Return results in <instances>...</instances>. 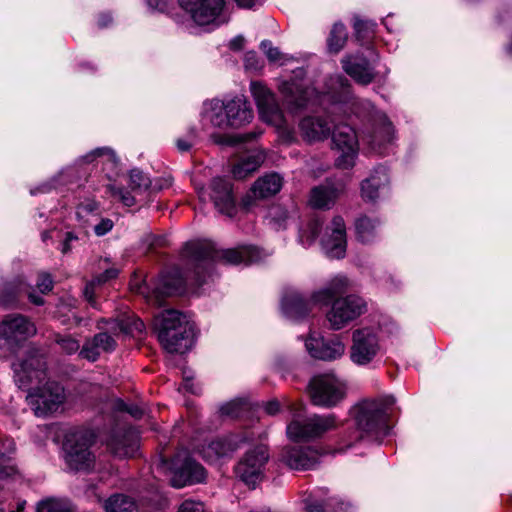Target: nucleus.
Instances as JSON below:
<instances>
[{"instance_id": "nucleus-54", "label": "nucleus", "mask_w": 512, "mask_h": 512, "mask_svg": "<svg viewBox=\"0 0 512 512\" xmlns=\"http://www.w3.org/2000/svg\"><path fill=\"white\" fill-rule=\"evenodd\" d=\"M37 287L41 291V293H47L53 288V281L48 274L39 275L37 281Z\"/></svg>"}, {"instance_id": "nucleus-9", "label": "nucleus", "mask_w": 512, "mask_h": 512, "mask_svg": "<svg viewBox=\"0 0 512 512\" xmlns=\"http://www.w3.org/2000/svg\"><path fill=\"white\" fill-rule=\"evenodd\" d=\"M308 388L311 401L316 406L330 408L345 397L344 384L332 373L314 376Z\"/></svg>"}, {"instance_id": "nucleus-10", "label": "nucleus", "mask_w": 512, "mask_h": 512, "mask_svg": "<svg viewBox=\"0 0 512 512\" xmlns=\"http://www.w3.org/2000/svg\"><path fill=\"white\" fill-rule=\"evenodd\" d=\"M337 427L335 414H314L303 420H294L287 426L288 437L296 442L319 438Z\"/></svg>"}, {"instance_id": "nucleus-44", "label": "nucleus", "mask_w": 512, "mask_h": 512, "mask_svg": "<svg viewBox=\"0 0 512 512\" xmlns=\"http://www.w3.org/2000/svg\"><path fill=\"white\" fill-rule=\"evenodd\" d=\"M257 169L244 157L233 166L232 173L236 179H244Z\"/></svg>"}, {"instance_id": "nucleus-24", "label": "nucleus", "mask_w": 512, "mask_h": 512, "mask_svg": "<svg viewBox=\"0 0 512 512\" xmlns=\"http://www.w3.org/2000/svg\"><path fill=\"white\" fill-rule=\"evenodd\" d=\"M344 71L357 83L367 85L375 78V72L365 57L349 55L342 59Z\"/></svg>"}, {"instance_id": "nucleus-18", "label": "nucleus", "mask_w": 512, "mask_h": 512, "mask_svg": "<svg viewBox=\"0 0 512 512\" xmlns=\"http://www.w3.org/2000/svg\"><path fill=\"white\" fill-rule=\"evenodd\" d=\"M319 458V452L310 446H286L280 454V461L293 470L313 469L319 463Z\"/></svg>"}, {"instance_id": "nucleus-55", "label": "nucleus", "mask_w": 512, "mask_h": 512, "mask_svg": "<svg viewBox=\"0 0 512 512\" xmlns=\"http://www.w3.org/2000/svg\"><path fill=\"white\" fill-rule=\"evenodd\" d=\"M118 275V270L116 268H110V269H107L105 270L103 273H101L100 275H98L94 281L97 283V284H102V283H105L107 282L108 280L110 279H113V278H116Z\"/></svg>"}, {"instance_id": "nucleus-17", "label": "nucleus", "mask_w": 512, "mask_h": 512, "mask_svg": "<svg viewBox=\"0 0 512 512\" xmlns=\"http://www.w3.org/2000/svg\"><path fill=\"white\" fill-rule=\"evenodd\" d=\"M333 124L327 117L309 115L299 121L298 129L303 141L314 144L323 142L331 136Z\"/></svg>"}, {"instance_id": "nucleus-6", "label": "nucleus", "mask_w": 512, "mask_h": 512, "mask_svg": "<svg viewBox=\"0 0 512 512\" xmlns=\"http://www.w3.org/2000/svg\"><path fill=\"white\" fill-rule=\"evenodd\" d=\"M205 113L211 124L218 128H238L253 118L252 110L241 97L233 98L226 103L212 100L206 104Z\"/></svg>"}, {"instance_id": "nucleus-23", "label": "nucleus", "mask_w": 512, "mask_h": 512, "mask_svg": "<svg viewBox=\"0 0 512 512\" xmlns=\"http://www.w3.org/2000/svg\"><path fill=\"white\" fill-rule=\"evenodd\" d=\"M282 184V177L275 172L260 177L243 199V205L248 208L252 205L253 199H265L276 195L281 190Z\"/></svg>"}, {"instance_id": "nucleus-50", "label": "nucleus", "mask_w": 512, "mask_h": 512, "mask_svg": "<svg viewBox=\"0 0 512 512\" xmlns=\"http://www.w3.org/2000/svg\"><path fill=\"white\" fill-rule=\"evenodd\" d=\"M196 138V130L191 129L187 138H179L176 141V146L180 152H188L194 145Z\"/></svg>"}, {"instance_id": "nucleus-59", "label": "nucleus", "mask_w": 512, "mask_h": 512, "mask_svg": "<svg viewBox=\"0 0 512 512\" xmlns=\"http://www.w3.org/2000/svg\"><path fill=\"white\" fill-rule=\"evenodd\" d=\"M331 80L335 83V85H338L343 90V92H348L349 82L344 76L336 75L335 77H332Z\"/></svg>"}, {"instance_id": "nucleus-7", "label": "nucleus", "mask_w": 512, "mask_h": 512, "mask_svg": "<svg viewBox=\"0 0 512 512\" xmlns=\"http://www.w3.org/2000/svg\"><path fill=\"white\" fill-rule=\"evenodd\" d=\"M94 438L88 430H74L66 435L65 461L71 470L89 472L94 469L96 457L90 449Z\"/></svg>"}, {"instance_id": "nucleus-40", "label": "nucleus", "mask_w": 512, "mask_h": 512, "mask_svg": "<svg viewBox=\"0 0 512 512\" xmlns=\"http://www.w3.org/2000/svg\"><path fill=\"white\" fill-rule=\"evenodd\" d=\"M37 512H72L68 503L59 499H46L37 506Z\"/></svg>"}, {"instance_id": "nucleus-52", "label": "nucleus", "mask_w": 512, "mask_h": 512, "mask_svg": "<svg viewBox=\"0 0 512 512\" xmlns=\"http://www.w3.org/2000/svg\"><path fill=\"white\" fill-rule=\"evenodd\" d=\"M114 223L109 218L101 219V221L94 226V232L97 236H104L112 230Z\"/></svg>"}, {"instance_id": "nucleus-49", "label": "nucleus", "mask_w": 512, "mask_h": 512, "mask_svg": "<svg viewBox=\"0 0 512 512\" xmlns=\"http://www.w3.org/2000/svg\"><path fill=\"white\" fill-rule=\"evenodd\" d=\"M260 47L271 62H277L283 58L279 48L274 47L272 42L269 40H263L260 44Z\"/></svg>"}, {"instance_id": "nucleus-11", "label": "nucleus", "mask_w": 512, "mask_h": 512, "mask_svg": "<svg viewBox=\"0 0 512 512\" xmlns=\"http://www.w3.org/2000/svg\"><path fill=\"white\" fill-rule=\"evenodd\" d=\"M36 333V328L25 316L8 315L0 323V346L16 353L17 348Z\"/></svg>"}, {"instance_id": "nucleus-2", "label": "nucleus", "mask_w": 512, "mask_h": 512, "mask_svg": "<svg viewBox=\"0 0 512 512\" xmlns=\"http://www.w3.org/2000/svg\"><path fill=\"white\" fill-rule=\"evenodd\" d=\"M14 380L20 389L29 391L26 400L35 415L45 416L56 411L65 400L63 387L55 381H47L43 387L32 391L34 383L46 378V363L42 356L29 354L27 358L12 363Z\"/></svg>"}, {"instance_id": "nucleus-15", "label": "nucleus", "mask_w": 512, "mask_h": 512, "mask_svg": "<svg viewBox=\"0 0 512 512\" xmlns=\"http://www.w3.org/2000/svg\"><path fill=\"white\" fill-rule=\"evenodd\" d=\"M351 347V360L358 365H365L372 361L379 351L377 335L370 328L357 329L353 332Z\"/></svg>"}, {"instance_id": "nucleus-26", "label": "nucleus", "mask_w": 512, "mask_h": 512, "mask_svg": "<svg viewBox=\"0 0 512 512\" xmlns=\"http://www.w3.org/2000/svg\"><path fill=\"white\" fill-rule=\"evenodd\" d=\"M102 323L107 325V330L114 335L120 333L124 335L136 336L142 334L145 330L143 321L133 313H124L116 319H102Z\"/></svg>"}, {"instance_id": "nucleus-13", "label": "nucleus", "mask_w": 512, "mask_h": 512, "mask_svg": "<svg viewBox=\"0 0 512 512\" xmlns=\"http://www.w3.org/2000/svg\"><path fill=\"white\" fill-rule=\"evenodd\" d=\"M332 141L339 152L335 164L341 169H349L355 165L359 151V143L355 130L346 124H333Z\"/></svg>"}, {"instance_id": "nucleus-38", "label": "nucleus", "mask_w": 512, "mask_h": 512, "mask_svg": "<svg viewBox=\"0 0 512 512\" xmlns=\"http://www.w3.org/2000/svg\"><path fill=\"white\" fill-rule=\"evenodd\" d=\"M288 220V211L280 206L273 205L269 208L267 214V221L275 230L284 229Z\"/></svg>"}, {"instance_id": "nucleus-60", "label": "nucleus", "mask_w": 512, "mask_h": 512, "mask_svg": "<svg viewBox=\"0 0 512 512\" xmlns=\"http://www.w3.org/2000/svg\"><path fill=\"white\" fill-rule=\"evenodd\" d=\"M245 43V39L243 36H236L230 41V48L234 51H239L243 49Z\"/></svg>"}, {"instance_id": "nucleus-28", "label": "nucleus", "mask_w": 512, "mask_h": 512, "mask_svg": "<svg viewBox=\"0 0 512 512\" xmlns=\"http://www.w3.org/2000/svg\"><path fill=\"white\" fill-rule=\"evenodd\" d=\"M108 448L116 457H132L138 449L136 436L131 431H115L108 442Z\"/></svg>"}, {"instance_id": "nucleus-22", "label": "nucleus", "mask_w": 512, "mask_h": 512, "mask_svg": "<svg viewBox=\"0 0 512 512\" xmlns=\"http://www.w3.org/2000/svg\"><path fill=\"white\" fill-rule=\"evenodd\" d=\"M305 346L309 354L320 360H335L340 358L345 352V345L338 337L325 341L323 338L309 337L305 341Z\"/></svg>"}, {"instance_id": "nucleus-25", "label": "nucleus", "mask_w": 512, "mask_h": 512, "mask_svg": "<svg viewBox=\"0 0 512 512\" xmlns=\"http://www.w3.org/2000/svg\"><path fill=\"white\" fill-rule=\"evenodd\" d=\"M312 303H315L312 298L306 300L297 290L289 288L284 292L281 306L287 317L300 319L309 314Z\"/></svg>"}, {"instance_id": "nucleus-36", "label": "nucleus", "mask_w": 512, "mask_h": 512, "mask_svg": "<svg viewBox=\"0 0 512 512\" xmlns=\"http://www.w3.org/2000/svg\"><path fill=\"white\" fill-rule=\"evenodd\" d=\"M15 450V444L11 439H5L0 447V481L5 480L16 473L11 464L10 454Z\"/></svg>"}, {"instance_id": "nucleus-45", "label": "nucleus", "mask_w": 512, "mask_h": 512, "mask_svg": "<svg viewBox=\"0 0 512 512\" xmlns=\"http://www.w3.org/2000/svg\"><path fill=\"white\" fill-rule=\"evenodd\" d=\"M107 190L111 193L112 196L117 197L127 207H131L135 204V198L124 188L109 184L107 186Z\"/></svg>"}, {"instance_id": "nucleus-3", "label": "nucleus", "mask_w": 512, "mask_h": 512, "mask_svg": "<svg viewBox=\"0 0 512 512\" xmlns=\"http://www.w3.org/2000/svg\"><path fill=\"white\" fill-rule=\"evenodd\" d=\"M347 288L348 279L344 276H336L325 287L312 294L315 304L323 306L331 304L330 310L326 313V319L333 330L344 328L367 310L365 300L358 295L338 297Z\"/></svg>"}, {"instance_id": "nucleus-64", "label": "nucleus", "mask_w": 512, "mask_h": 512, "mask_svg": "<svg viewBox=\"0 0 512 512\" xmlns=\"http://www.w3.org/2000/svg\"><path fill=\"white\" fill-rule=\"evenodd\" d=\"M183 389L188 392H191L193 394L197 393L196 389L194 388V384L192 383L191 379H189V378H186L184 380Z\"/></svg>"}, {"instance_id": "nucleus-21", "label": "nucleus", "mask_w": 512, "mask_h": 512, "mask_svg": "<svg viewBox=\"0 0 512 512\" xmlns=\"http://www.w3.org/2000/svg\"><path fill=\"white\" fill-rule=\"evenodd\" d=\"M331 231L328 236L322 239V247L330 258L340 259L346 253V227L342 217L336 216L331 222Z\"/></svg>"}, {"instance_id": "nucleus-57", "label": "nucleus", "mask_w": 512, "mask_h": 512, "mask_svg": "<svg viewBox=\"0 0 512 512\" xmlns=\"http://www.w3.org/2000/svg\"><path fill=\"white\" fill-rule=\"evenodd\" d=\"M265 412L268 415H275L280 411V403L278 400H271L265 404Z\"/></svg>"}, {"instance_id": "nucleus-16", "label": "nucleus", "mask_w": 512, "mask_h": 512, "mask_svg": "<svg viewBox=\"0 0 512 512\" xmlns=\"http://www.w3.org/2000/svg\"><path fill=\"white\" fill-rule=\"evenodd\" d=\"M224 0H193L190 7H182L198 25H216L225 23L228 19L221 15Z\"/></svg>"}, {"instance_id": "nucleus-62", "label": "nucleus", "mask_w": 512, "mask_h": 512, "mask_svg": "<svg viewBox=\"0 0 512 512\" xmlns=\"http://www.w3.org/2000/svg\"><path fill=\"white\" fill-rule=\"evenodd\" d=\"M246 66L249 68L257 69L258 63L256 60V54L254 52H248L245 56Z\"/></svg>"}, {"instance_id": "nucleus-20", "label": "nucleus", "mask_w": 512, "mask_h": 512, "mask_svg": "<svg viewBox=\"0 0 512 512\" xmlns=\"http://www.w3.org/2000/svg\"><path fill=\"white\" fill-rule=\"evenodd\" d=\"M246 440V437L241 435L217 438L202 448V457L207 462L211 463L217 462L222 458L230 457Z\"/></svg>"}, {"instance_id": "nucleus-34", "label": "nucleus", "mask_w": 512, "mask_h": 512, "mask_svg": "<svg viewBox=\"0 0 512 512\" xmlns=\"http://www.w3.org/2000/svg\"><path fill=\"white\" fill-rule=\"evenodd\" d=\"M106 512H138L136 502L129 496L114 494L104 502Z\"/></svg>"}, {"instance_id": "nucleus-29", "label": "nucleus", "mask_w": 512, "mask_h": 512, "mask_svg": "<svg viewBox=\"0 0 512 512\" xmlns=\"http://www.w3.org/2000/svg\"><path fill=\"white\" fill-rule=\"evenodd\" d=\"M389 183V176L385 168L378 167L361 183V195L365 201L374 202L379 197L380 190Z\"/></svg>"}, {"instance_id": "nucleus-43", "label": "nucleus", "mask_w": 512, "mask_h": 512, "mask_svg": "<svg viewBox=\"0 0 512 512\" xmlns=\"http://www.w3.org/2000/svg\"><path fill=\"white\" fill-rule=\"evenodd\" d=\"M353 27L355 30V37L359 41L367 39L373 31L374 23L362 20L358 17L354 18Z\"/></svg>"}, {"instance_id": "nucleus-19", "label": "nucleus", "mask_w": 512, "mask_h": 512, "mask_svg": "<svg viewBox=\"0 0 512 512\" xmlns=\"http://www.w3.org/2000/svg\"><path fill=\"white\" fill-rule=\"evenodd\" d=\"M208 196L219 213L228 217L235 215V197L229 181L221 177L214 178L210 183Z\"/></svg>"}, {"instance_id": "nucleus-37", "label": "nucleus", "mask_w": 512, "mask_h": 512, "mask_svg": "<svg viewBox=\"0 0 512 512\" xmlns=\"http://www.w3.org/2000/svg\"><path fill=\"white\" fill-rule=\"evenodd\" d=\"M323 227V221L319 218H311L299 231V242L304 246L314 243Z\"/></svg>"}, {"instance_id": "nucleus-31", "label": "nucleus", "mask_w": 512, "mask_h": 512, "mask_svg": "<svg viewBox=\"0 0 512 512\" xmlns=\"http://www.w3.org/2000/svg\"><path fill=\"white\" fill-rule=\"evenodd\" d=\"M349 506L348 503L336 497H329L324 501H320L312 496L305 499L307 512H346Z\"/></svg>"}, {"instance_id": "nucleus-46", "label": "nucleus", "mask_w": 512, "mask_h": 512, "mask_svg": "<svg viewBox=\"0 0 512 512\" xmlns=\"http://www.w3.org/2000/svg\"><path fill=\"white\" fill-rule=\"evenodd\" d=\"M245 403L242 400L236 399L232 400L221 406L220 412L222 415L236 418L240 415L243 410V406Z\"/></svg>"}, {"instance_id": "nucleus-39", "label": "nucleus", "mask_w": 512, "mask_h": 512, "mask_svg": "<svg viewBox=\"0 0 512 512\" xmlns=\"http://www.w3.org/2000/svg\"><path fill=\"white\" fill-rule=\"evenodd\" d=\"M150 178L139 169H132L129 172V187L132 191L141 193L150 188Z\"/></svg>"}, {"instance_id": "nucleus-32", "label": "nucleus", "mask_w": 512, "mask_h": 512, "mask_svg": "<svg viewBox=\"0 0 512 512\" xmlns=\"http://www.w3.org/2000/svg\"><path fill=\"white\" fill-rule=\"evenodd\" d=\"M393 140V127L387 122L376 128L368 137V144L378 154H385L386 147Z\"/></svg>"}, {"instance_id": "nucleus-41", "label": "nucleus", "mask_w": 512, "mask_h": 512, "mask_svg": "<svg viewBox=\"0 0 512 512\" xmlns=\"http://www.w3.org/2000/svg\"><path fill=\"white\" fill-rule=\"evenodd\" d=\"M92 341L99 351L112 352L116 349L117 343L108 332H100L93 336Z\"/></svg>"}, {"instance_id": "nucleus-4", "label": "nucleus", "mask_w": 512, "mask_h": 512, "mask_svg": "<svg viewBox=\"0 0 512 512\" xmlns=\"http://www.w3.org/2000/svg\"><path fill=\"white\" fill-rule=\"evenodd\" d=\"M154 331L162 347L169 353H183L192 345L193 325L177 310H165L155 316Z\"/></svg>"}, {"instance_id": "nucleus-48", "label": "nucleus", "mask_w": 512, "mask_h": 512, "mask_svg": "<svg viewBox=\"0 0 512 512\" xmlns=\"http://www.w3.org/2000/svg\"><path fill=\"white\" fill-rule=\"evenodd\" d=\"M79 356L88 361L95 362L100 356V351L97 346L94 345L92 339H90L82 346V349L79 351Z\"/></svg>"}, {"instance_id": "nucleus-1", "label": "nucleus", "mask_w": 512, "mask_h": 512, "mask_svg": "<svg viewBox=\"0 0 512 512\" xmlns=\"http://www.w3.org/2000/svg\"><path fill=\"white\" fill-rule=\"evenodd\" d=\"M187 273L185 277L179 269L162 274L153 290L155 303L161 305L165 296L182 293L187 284L201 286L210 276L213 263L252 264L262 258V252L255 246L244 245L233 249L216 250L210 242H187L183 249Z\"/></svg>"}, {"instance_id": "nucleus-27", "label": "nucleus", "mask_w": 512, "mask_h": 512, "mask_svg": "<svg viewBox=\"0 0 512 512\" xmlns=\"http://www.w3.org/2000/svg\"><path fill=\"white\" fill-rule=\"evenodd\" d=\"M279 91L284 97L288 108L296 112L308 105L310 91L303 89L296 81H283L279 85Z\"/></svg>"}, {"instance_id": "nucleus-14", "label": "nucleus", "mask_w": 512, "mask_h": 512, "mask_svg": "<svg viewBox=\"0 0 512 512\" xmlns=\"http://www.w3.org/2000/svg\"><path fill=\"white\" fill-rule=\"evenodd\" d=\"M250 90L261 118L271 125L282 127L285 122L284 116L270 89L260 82H252Z\"/></svg>"}, {"instance_id": "nucleus-5", "label": "nucleus", "mask_w": 512, "mask_h": 512, "mask_svg": "<svg viewBox=\"0 0 512 512\" xmlns=\"http://www.w3.org/2000/svg\"><path fill=\"white\" fill-rule=\"evenodd\" d=\"M395 399L386 397L379 400H364L354 408V417L359 430L376 437L388 433L387 418Z\"/></svg>"}, {"instance_id": "nucleus-47", "label": "nucleus", "mask_w": 512, "mask_h": 512, "mask_svg": "<svg viewBox=\"0 0 512 512\" xmlns=\"http://www.w3.org/2000/svg\"><path fill=\"white\" fill-rule=\"evenodd\" d=\"M56 343L67 354L75 353L80 349L79 341L71 336H58Z\"/></svg>"}, {"instance_id": "nucleus-35", "label": "nucleus", "mask_w": 512, "mask_h": 512, "mask_svg": "<svg viewBox=\"0 0 512 512\" xmlns=\"http://www.w3.org/2000/svg\"><path fill=\"white\" fill-rule=\"evenodd\" d=\"M347 39L348 33L345 25L341 22L334 23L327 38V49L329 53H339L346 45Z\"/></svg>"}, {"instance_id": "nucleus-58", "label": "nucleus", "mask_w": 512, "mask_h": 512, "mask_svg": "<svg viewBox=\"0 0 512 512\" xmlns=\"http://www.w3.org/2000/svg\"><path fill=\"white\" fill-rule=\"evenodd\" d=\"M120 409L127 411L134 418H140L143 415L142 409L138 406H127L126 404L121 403Z\"/></svg>"}, {"instance_id": "nucleus-8", "label": "nucleus", "mask_w": 512, "mask_h": 512, "mask_svg": "<svg viewBox=\"0 0 512 512\" xmlns=\"http://www.w3.org/2000/svg\"><path fill=\"white\" fill-rule=\"evenodd\" d=\"M158 469L170 470L173 472L172 485L180 488L187 484L200 483L205 479L204 467L192 459L188 452L182 450L171 460L161 458L156 464Z\"/></svg>"}, {"instance_id": "nucleus-30", "label": "nucleus", "mask_w": 512, "mask_h": 512, "mask_svg": "<svg viewBox=\"0 0 512 512\" xmlns=\"http://www.w3.org/2000/svg\"><path fill=\"white\" fill-rule=\"evenodd\" d=\"M337 197V190L333 186L319 185L311 189L308 202L315 209H330Z\"/></svg>"}, {"instance_id": "nucleus-42", "label": "nucleus", "mask_w": 512, "mask_h": 512, "mask_svg": "<svg viewBox=\"0 0 512 512\" xmlns=\"http://www.w3.org/2000/svg\"><path fill=\"white\" fill-rule=\"evenodd\" d=\"M104 156L107 157L108 160L114 164H116L118 162V158H117L115 152L108 147L96 148V149L90 151L89 153H87L86 155H84L82 159L85 163H91L96 158L104 157Z\"/></svg>"}, {"instance_id": "nucleus-56", "label": "nucleus", "mask_w": 512, "mask_h": 512, "mask_svg": "<svg viewBox=\"0 0 512 512\" xmlns=\"http://www.w3.org/2000/svg\"><path fill=\"white\" fill-rule=\"evenodd\" d=\"M97 283L93 280L89 284H87L84 288V297L91 304V306L96 307V301L94 299V287Z\"/></svg>"}, {"instance_id": "nucleus-63", "label": "nucleus", "mask_w": 512, "mask_h": 512, "mask_svg": "<svg viewBox=\"0 0 512 512\" xmlns=\"http://www.w3.org/2000/svg\"><path fill=\"white\" fill-rule=\"evenodd\" d=\"M112 21V18L109 14H102L100 17H99V20H98V25L100 27H106L108 26V24Z\"/></svg>"}, {"instance_id": "nucleus-33", "label": "nucleus", "mask_w": 512, "mask_h": 512, "mask_svg": "<svg viewBox=\"0 0 512 512\" xmlns=\"http://www.w3.org/2000/svg\"><path fill=\"white\" fill-rule=\"evenodd\" d=\"M379 221L376 218H371L362 215L355 221V231L357 239L362 243L372 242L377 235V228Z\"/></svg>"}, {"instance_id": "nucleus-61", "label": "nucleus", "mask_w": 512, "mask_h": 512, "mask_svg": "<svg viewBox=\"0 0 512 512\" xmlns=\"http://www.w3.org/2000/svg\"><path fill=\"white\" fill-rule=\"evenodd\" d=\"M261 133H262L261 131L243 133L238 136V141L239 142H250V141L254 140L255 138H257L259 135H261Z\"/></svg>"}, {"instance_id": "nucleus-12", "label": "nucleus", "mask_w": 512, "mask_h": 512, "mask_svg": "<svg viewBox=\"0 0 512 512\" xmlns=\"http://www.w3.org/2000/svg\"><path fill=\"white\" fill-rule=\"evenodd\" d=\"M268 459L267 446L257 445L240 459L235 467L236 475L247 485L255 486L264 476V467Z\"/></svg>"}, {"instance_id": "nucleus-51", "label": "nucleus", "mask_w": 512, "mask_h": 512, "mask_svg": "<svg viewBox=\"0 0 512 512\" xmlns=\"http://www.w3.org/2000/svg\"><path fill=\"white\" fill-rule=\"evenodd\" d=\"M177 512H207L202 502L193 500L184 501Z\"/></svg>"}, {"instance_id": "nucleus-53", "label": "nucleus", "mask_w": 512, "mask_h": 512, "mask_svg": "<svg viewBox=\"0 0 512 512\" xmlns=\"http://www.w3.org/2000/svg\"><path fill=\"white\" fill-rule=\"evenodd\" d=\"M253 167L259 168L265 161L266 155L262 150H254L245 157Z\"/></svg>"}]
</instances>
